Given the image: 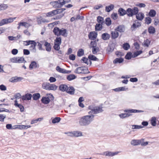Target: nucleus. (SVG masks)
Instances as JSON below:
<instances>
[{"instance_id": "nucleus-42", "label": "nucleus", "mask_w": 159, "mask_h": 159, "mask_svg": "<svg viewBox=\"0 0 159 159\" xmlns=\"http://www.w3.org/2000/svg\"><path fill=\"white\" fill-rule=\"evenodd\" d=\"M150 41L147 39L146 40L144 41L143 45L145 47H148L149 45L150 44Z\"/></svg>"}, {"instance_id": "nucleus-30", "label": "nucleus", "mask_w": 159, "mask_h": 159, "mask_svg": "<svg viewBox=\"0 0 159 159\" xmlns=\"http://www.w3.org/2000/svg\"><path fill=\"white\" fill-rule=\"evenodd\" d=\"M44 46L46 47L47 51L50 52L51 50V46L50 43L47 42H45L44 43Z\"/></svg>"}, {"instance_id": "nucleus-6", "label": "nucleus", "mask_w": 159, "mask_h": 159, "mask_svg": "<svg viewBox=\"0 0 159 159\" xmlns=\"http://www.w3.org/2000/svg\"><path fill=\"white\" fill-rule=\"evenodd\" d=\"M65 134H69L68 135L71 137H78L82 136V133L78 131H74L72 132L66 133Z\"/></svg>"}, {"instance_id": "nucleus-37", "label": "nucleus", "mask_w": 159, "mask_h": 159, "mask_svg": "<svg viewBox=\"0 0 159 159\" xmlns=\"http://www.w3.org/2000/svg\"><path fill=\"white\" fill-rule=\"evenodd\" d=\"M105 23L107 26H110L111 24V19L109 17L107 18L105 20Z\"/></svg>"}, {"instance_id": "nucleus-46", "label": "nucleus", "mask_w": 159, "mask_h": 159, "mask_svg": "<svg viewBox=\"0 0 159 159\" xmlns=\"http://www.w3.org/2000/svg\"><path fill=\"white\" fill-rule=\"evenodd\" d=\"M61 37H57L54 40V43L61 44Z\"/></svg>"}, {"instance_id": "nucleus-45", "label": "nucleus", "mask_w": 159, "mask_h": 159, "mask_svg": "<svg viewBox=\"0 0 159 159\" xmlns=\"http://www.w3.org/2000/svg\"><path fill=\"white\" fill-rule=\"evenodd\" d=\"M132 129H140L143 128V126L141 125H132Z\"/></svg>"}, {"instance_id": "nucleus-43", "label": "nucleus", "mask_w": 159, "mask_h": 159, "mask_svg": "<svg viewBox=\"0 0 159 159\" xmlns=\"http://www.w3.org/2000/svg\"><path fill=\"white\" fill-rule=\"evenodd\" d=\"M20 25L24 26L25 28H28L30 26V25L28 23L25 22H20Z\"/></svg>"}, {"instance_id": "nucleus-9", "label": "nucleus", "mask_w": 159, "mask_h": 159, "mask_svg": "<svg viewBox=\"0 0 159 159\" xmlns=\"http://www.w3.org/2000/svg\"><path fill=\"white\" fill-rule=\"evenodd\" d=\"M118 153V152H113L110 151H106L104 152L103 153L99 154L101 155H105L106 156H108L109 157H112L116 155H117Z\"/></svg>"}, {"instance_id": "nucleus-29", "label": "nucleus", "mask_w": 159, "mask_h": 159, "mask_svg": "<svg viewBox=\"0 0 159 159\" xmlns=\"http://www.w3.org/2000/svg\"><path fill=\"white\" fill-rule=\"evenodd\" d=\"M114 8V6L113 4H110L108 6H106L105 7V10L107 12H109L111 11Z\"/></svg>"}, {"instance_id": "nucleus-25", "label": "nucleus", "mask_w": 159, "mask_h": 159, "mask_svg": "<svg viewBox=\"0 0 159 159\" xmlns=\"http://www.w3.org/2000/svg\"><path fill=\"white\" fill-rule=\"evenodd\" d=\"M102 25L100 24H96L95 26V30L96 31L101 30L102 29Z\"/></svg>"}, {"instance_id": "nucleus-27", "label": "nucleus", "mask_w": 159, "mask_h": 159, "mask_svg": "<svg viewBox=\"0 0 159 159\" xmlns=\"http://www.w3.org/2000/svg\"><path fill=\"white\" fill-rule=\"evenodd\" d=\"M124 61V59L122 58H116L113 61L114 64L120 63Z\"/></svg>"}, {"instance_id": "nucleus-39", "label": "nucleus", "mask_w": 159, "mask_h": 159, "mask_svg": "<svg viewBox=\"0 0 159 159\" xmlns=\"http://www.w3.org/2000/svg\"><path fill=\"white\" fill-rule=\"evenodd\" d=\"M156 13V11L155 10L152 9L150 11L149 13V15L150 16L153 17L155 16Z\"/></svg>"}, {"instance_id": "nucleus-7", "label": "nucleus", "mask_w": 159, "mask_h": 159, "mask_svg": "<svg viewBox=\"0 0 159 159\" xmlns=\"http://www.w3.org/2000/svg\"><path fill=\"white\" fill-rule=\"evenodd\" d=\"M13 19L12 18H9L2 20L0 22V26H2L5 24L12 22Z\"/></svg>"}, {"instance_id": "nucleus-60", "label": "nucleus", "mask_w": 159, "mask_h": 159, "mask_svg": "<svg viewBox=\"0 0 159 159\" xmlns=\"http://www.w3.org/2000/svg\"><path fill=\"white\" fill-rule=\"evenodd\" d=\"M90 73V72L89 71L88 69V68H84V67L83 70V74H88Z\"/></svg>"}, {"instance_id": "nucleus-55", "label": "nucleus", "mask_w": 159, "mask_h": 159, "mask_svg": "<svg viewBox=\"0 0 159 159\" xmlns=\"http://www.w3.org/2000/svg\"><path fill=\"white\" fill-rule=\"evenodd\" d=\"M61 44L54 43L53 48L56 50H58L60 48V45Z\"/></svg>"}, {"instance_id": "nucleus-19", "label": "nucleus", "mask_w": 159, "mask_h": 159, "mask_svg": "<svg viewBox=\"0 0 159 159\" xmlns=\"http://www.w3.org/2000/svg\"><path fill=\"white\" fill-rule=\"evenodd\" d=\"M75 89L72 86L68 87V89L66 91V93L71 95H73L74 94Z\"/></svg>"}, {"instance_id": "nucleus-18", "label": "nucleus", "mask_w": 159, "mask_h": 159, "mask_svg": "<svg viewBox=\"0 0 159 159\" xmlns=\"http://www.w3.org/2000/svg\"><path fill=\"white\" fill-rule=\"evenodd\" d=\"M68 87L65 84H61L59 86V89L62 92H66L68 89Z\"/></svg>"}, {"instance_id": "nucleus-24", "label": "nucleus", "mask_w": 159, "mask_h": 159, "mask_svg": "<svg viewBox=\"0 0 159 159\" xmlns=\"http://www.w3.org/2000/svg\"><path fill=\"white\" fill-rule=\"evenodd\" d=\"M60 30L61 29L58 27H56L54 28L53 31L55 35L58 36H59Z\"/></svg>"}, {"instance_id": "nucleus-21", "label": "nucleus", "mask_w": 159, "mask_h": 159, "mask_svg": "<svg viewBox=\"0 0 159 159\" xmlns=\"http://www.w3.org/2000/svg\"><path fill=\"white\" fill-rule=\"evenodd\" d=\"M110 37V35L107 33H104L102 35V38L104 40H108Z\"/></svg>"}, {"instance_id": "nucleus-50", "label": "nucleus", "mask_w": 159, "mask_h": 159, "mask_svg": "<svg viewBox=\"0 0 159 159\" xmlns=\"http://www.w3.org/2000/svg\"><path fill=\"white\" fill-rule=\"evenodd\" d=\"M97 43L96 40L91 41L90 43V47L92 48H95L97 47Z\"/></svg>"}, {"instance_id": "nucleus-47", "label": "nucleus", "mask_w": 159, "mask_h": 159, "mask_svg": "<svg viewBox=\"0 0 159 159\" xmlns=\"http://www.w3.org/2000/svg\"><path fill=\"white\" fill-rule=\"evenodd\" d=\"M34 42V40H27L24 41V45L25 46H28L31 44L32 43Z\"/></svg>"}, {"instance_id": "nucleus-12", "label": "nucleus", "mask_w": 159, "mask_h": 159, "mask_svg": "<svg viewBox=\"0 0 159 159\" xmlns=\"http://www.w3.org/2000/svg\"><path fill=\"white\" fill-rule=\"evenodd\" d=\"M135 15H136V19L140 21L142 20L144 17V14L141 12H138L136 14H135Z\"/></svg>"}, {"instance_id": "nucleus-8", "label": "nucleus", "mask_w": 159, "mask_h": 159, "mask_svg": "<svg viewBox=\"0 0 159 159\" xmlns=\"http://www.w3.org/2000/svg\"><path fill=\"white\" fill-rule=\"evenodd\" d=\"M39 67V65L36 61H32L30 64L29 68L30 69L32 70L33 69H36L38 68Z\"/></svg>"}, {"instance_id": "nucleus-16", "label": "nucleus", "mask_w": 159, "mask_h": 159, "mask_svg": "<svg viewBox=\"0 0 159 159\" xmlns=\"http://www.w3.org/2000/svg\"><path fill=\"white\" fill-rule=\"evenodd\" d=\"M124 112H125L126 113H138V112H144L143 111L141 110H138L136 109H127L125 110H124Z\"/></svg>"}, {"instance_id": "nucleus-52", "label": "nucleus", "mask_w": 159, "mask_h": 159, "mask_svg": "<svg viewBox=\"0 0 159 159\" xmlns=\"http://www.w3.org/2000/svg\"><path fill=\"white\" fill-rule=\"evenodd\" d=\"M118 17L117 14L116 13H113L111 15V18L114 20L117 19Z\"/></svg>"}, {"instance_id": "nucleus-11", "label": "nucleus", "mask_w": 159, "mask_h": 159, "mask_svg": "<svg viewBox=\"0 0 159 159\" xmlns=\"http://www.w3.org/2000/svg\"><path fill=\"white\" fill-rule=\"evenodd\" d=\"M97 35V32L95 31L91 32L88 35L89 38L90 39L94 40L96 38Z\"/></svg>"}, {"instance_id": "nucleus-15", "label": "nucleus", "mask_w": 159, "mask_h": 159, "mask_svg": "<svg viewBox=\"0 0 159 159\" xmlns=\"http://www.w3.org/2000/svg\"><path fill=\"white\" fill-rule=\"evenodd\" d=\"M143 140V139H141V140H132L131 142V144L134 146L137 145L141 144V142Z\"/></svg>"}, {"instance_id": "nucleus-5", "label": "nucleus", "mask_w": 159, "mask_h": 159, "mask_svg": "<svg viewBox=\"0 0 159 159\" xmlns=\"http://www.w3.org/2000/svg\"><path fill=\"white\" fill-rule=\"evenodd\" d=\"M65 3L66 1L64 0H59L52 2L51 4L55 8H58L61 7Z\"/></svg>"}, {"instance_id": "nucleus-22", "label": "nucleus", "mask_w": 159, "mask_h": 159, "mask_svg": "<svg viewBox=\"0 0 159 159\" xmlns=\"http://www.w3.org/2000/svg\"><path fill=\"white\" fill-rule=\"evenodd\" d=\"M42 102L44 104H48L50 102V100L48 97H43L41 99Z\"/></svg>"}, {"instance_id": "nucleus-48", "label": "nucleus", "mask_w": 159, "mask_h": 159, "mask_svg": "<svg viewBox=\"0 0 159 159\" xmlns=\"http://www.w3.org/2000/svg\"><path fill=\"white\" fill-rule=\"evenodd\" d=\"M88 58L91 60L92 61H96L97 60H98V59L94 56L92 55H89L88 57Z\"/></svg>"}, {"instance_id": "nucleus-49", "label": "nucleus", "mask_w": 159, "mask_h": 159, "mask_svg": "<svg viewBox=\"0 0 159 159\" xmlns=\"http://www.w3.org/2000/svg\"><path fill=\"white\" fill-rule=\"evenodd\" d=\"M24 61H25V59L23 57H17V63H22Z\"/></svg>"}, {"instance_id": "nucleus-3", "label": "nucleus", "mask_w": 159, "mask_h": 159, "mask_svg": "<svg viewBox=\"0 0 159 159\" xmlns=\"http://www.w3.org/2000/svg\"><path fill=\"white\" fill-rule=\"evenodd\" d=\"M42 86L44 89L48 90H55L57 88V86L56 85L48 83L43 84Z\"/></svg>"}, {"instance_id": "nucleus-17", "label": "nucleus", "mask_w": 159, "mask_h": 159, "mask_svg": "<svg viewBox=\"0 0 159 159\" xmlns=\"http://www.w3.org/2000/svg\"><path fill=\"white\" fill-rule=\"evenodd\" d=\"M111 38L112 39H115L117 38L119 35V33L115 29L114 31H111Z\"/></svg>"}, {"instance_id": "nucleus-33", "label": "nucleus", "mask_w": 159, "mask_h": 159, "mask_svg": "<svg viewBox=\"0 0 159 159\" xmlns=\"http://www.w3.org/2000/svg\"><path fill=\"white\" fill-rule=\"evenodd\" d=\"M76 76L73 74H70L67 77V79L69 81H71L75 79Z\"/></svg>"}, {"instance_id": "nucleus-53", "label": "nucleus", "mask_w": 159, "mask_h": 159, "mask_svg": "<svg viewBox=\"0 0 159 159\" xmlns=\"http://www.w3.org/2000/svg\"><path fill=\"white\" fill-rule=\"evenodd\" d=\"M99 48L98 47L92 48V52L93 54H96L99 51Z\"/></svg>"}, {"instance_id": "nucleus-23", "label": "nucleus", "mask_w": 159, "mask_h": 159, "mask_svg": "<svg viewBox=\"0 0 159 159\" xmlns=\"http://www.w3.org/2000/svg\"><path fill=\"white\" fill-rule=\"evenodd\" d=\"M33 99L34 100H37L40 97V94L39 93H35L32 95Z\"/></svg>"}, {"instance_id": "nucleus-35", "label": "nucleus", "mask_w": 159, "mask_h": 159, "mask_svg": "<svg viewBox=\"0 0 159 159\" xmlns=\"http://www.w3.org/2000/svg\"><path fill=\"white\" fill-rule=\"evenodd\" d=\"M97 20L98 22L99 23L98 24H100L102 25L104 22L103 18L102 17L99 16H98Z\"/></svg>"}, {"instance_id": "nucleus-28", "label": "nucleus", "mask_w": 159, "mask_h": 159, "mask_svg": "<svg viewBox=\"0 0 159 159\" xmlns=\"http://www.w3.org/2000/svg\"><path fill=\"white\" fill-rule=\"evenodd\" d=\"M21 79V78L15 76L12 78L10 80V81L12 83L16 82L20 80Z\"/></svg>"}, {"instance_id": "nucleus-4", "label": "nucleus", "mask_w": 159, "mask_h": 159, "mask_svg": "<svg viewBox=\"0 0 159 159\" xmlns=\"http://www.w3.org/2000/svg\"><path fill=\"white\" fill-rule=\"evenodd\" d=\"M126 14L129 17H132L139 11V9L137 7H134L133 9L129 8L127 9Z\"/></svg>"}, {"instance_id": "nucleus-13", "label": "nucleus", "mask_w": 159, "mask_h": 159, "mask_svg": "<svg viewBox=\"0 0 159 159\" xmlns=\"http://www.w3.org/2000/svg\"><path fill=\"white\" fill-rule=\"evenodd\" d=\"M115 29V30H116L117 32H119L120 33L124 32L125 30V27L123 25H119Z\"/></svg>"}, {"instance_id": "nucleus-54", "label": "nucleus", "mask_w": 159, "mask_h": 159, "mask_svg": "<svg viewBox=\"0 0 159 159\" xmlns=\"http://www.w3.org/2000/svg\"><path fill=\"white\" fill-rule=\"evenodd\" d=\"M152 19L149 17H146L145 18V23L149 25L150 24L151 22Z\"/></svg>"}, {"instance_id": "nucleus-10", "label": "nucleus", "mask_w": 159, "mask_h": 159, "mask_svg": "<svg viewBox=\"0 0 159 159\" xmlns=\"http://www.w3.org/2000/svg\"><path fill=\"white\" fill-rule=\"evenodd\" d=\"M56 70L58 72L62 73L70 74L71 71L70 70H68L65 69L60 68L59 66H57L56 67Z\"/></svg>"}, {"instance_id": "nucleus-62", "label": "nucleus", "mask_w": 159, "mask_h": 159, "mask_svg": "<svg viewBox=\"0 0 159 159\" xmlns=\"http://www.w3.org/2000/svg\"><path fill=\"white\" fill-rule=\"evenodd\" d=\"M103 7V6L101 4H99L98 5H96L93 8L94 9L98 10L100 8H102Z\"/></svg>"}, {"instance_id": "nucleus-41", "label": "nucleus", "mask_w": 159, "mask_h": 159, "mask_svg": "<svg viewBox=\"0 0 159 159\" xmlns=\"http://www.w3.org/2000/svg\"><path fill=\"white\" fill-rule=\"evenodd\" d=\"M130 47L129 44L127 43H124L123 45V48L125 50H128Z\"/></svg>"}, {"instance_id": "nucleus-57", "label": "nucleus", "mask_w": 159, "mask_h": 159, "mask_svg": "<svg viewBox=\"0 0 159 159\" xmlns=\"http://www.w3.org/2000/svg\"><path fill=\"white\" fill-rule=\"evenodd\" d=\"M7 7V5L2 4L0 5V10H3L6 9Z\"/></svg>"}, {"instance_id": "nucleus-38", "label": "nucleus", "mask_w": 159, "mask_h": 159, "mask_svg": "<svg viewBox=\"0 0 159 159\" xmlns=\"http://www.w3.org/2000/svg\"><path fill=\"white\" fill-rule=\"evenodd\" d=\"M84 54V51L82 49H80L77 52V55L78 57H81Z\"/></svg>"}, {"instance_id": "nucleus-36", "label": "nucleus", "mask_w": 159, "mask_h": 159, "mask_svg": "<svg viewBox=\"0 0 159 159\" xmlns=\"http://www.w3.org/2000/svg\"><path fill=\"white\" fill-rule=\"evenodd\" d=\"M60 32L59 36L62 35L64 36H66V29H61Z\"/></svg>"}, {"instance_id": "nucleus-56", "label": "nucleus", "mask_w": 159, "mask_h": 159, "mask_svg": "<svg viewBox=\"0 0 159 159\" xmlns=\"http://www.w3.org/2000/svg\"><path fill=\"white\" fill-rule=\"evenodd\" d=\"M39 21V23H40V24H41L42 22L45 23H48L49 22L48 20L43 18L40 19Z\"/></svg>"}, {"instance_id": "nucleus-31", "label": "nucleus", "mask_w": 159, "mask_h": 159, "mask_svg": "<svg viewBox=\"0 0 159 159\" xmlns=\"http://www.w3.org/2000/svg\"><path fill=\"white\" fill-rule=\"evenodd\" d=\"M84 67H80L77 68L75 71V72L76 73L83 74V71Z\"/></svg>"}, {"instance_id": "nucleus-20", "label": "nucleus", "mask_w": 159, "mask_h": 159, "mask_svg": "<svg viewBox=\"0 0 159 159\" xmlns=\"http://www.w3.org/2000/svg\"><path fill=\"white\" fill-rule=\"evenodd\" d=\"M126 11L122 8H120L118 11V14L121 16L126 14Z\"/></svg>"}, {"instance_id": "nucleus-63", "label": "nucleus", "mask_w": 159, "mask_h": 159, "mask_svg": "<svg viewBox=\"0 0 159 159\" xmlns=\"http://www.w3.org/2000/svg\"><path fill=\"white\" fill-rule=\"evenodd\" d=\"M69 59L72 60L74 61L75 59V56L73 54H71L69 56Z\"/></svg>"}, {"instance_id": "nucleus-51", "label": "nucleus", "mask_w": 159, "mask_h": 159, "mask_svg": "<svg viewBox=\"0 0 159 159\" xmlns=\"http://www.w3.org/2000/svg\"><path fill=\"white\" fill-rule=\"evenodd\" d=\"M36 43L34 41V42L32 43L31 44V45L30 46V48L32 49L33 50H34V51H35V47L36 45Z\"/></svg>"}, {"instance_id": "nucleus-26", "label": "nucleus", "mask_w": 159, "mask_h": 159, "mask_svg": "<svg viewBox=\"0 0 159 159\" xmlns=\"http://www.w3.org/2000/svg\"><path fill=\"white\" fill-rule=\"evenodd\" d=\"M157 118L155 117H152L150 120V123L151 125L153 126L156 125L157 124Z\"/></svg>"}, {"instance_id": "nucleus-34", "label": "nucleus", "mask_w": 159, "mask_h": 159, "mask_svg": "<svg viewBox=\"0 0 159 159\" xmlns=\"http://www.w3.org/2000/svg\"><path fill=\"white\" fill-rule=\"evenodd\" d=\"M142 52H143L141 50L135 52H134L133 55L132 56V57L133 58H135L141 54Z\"/></svg>"}, {"instance_id": "nucleus-61", "label": "nucleus", "mask_w": 159, "mask_h": 159, "mask_svg": "<svg viewBox=\"0 0 159 159\" xmlns=\"http://www.w3.org/2000/svg\"><path fill=\"white\" fill-rule=\"evenodd\" d=\"M135 5L136 6L139 7H144L146 6L143 3L137 4Z\"/></svg>"}, {"instance_id": "nucleus-64", "label": "nucleus", "mask_w": 159, "mask_h": 159, "mask_svg": "<svg viewBox=\"0 0 159 159\" xmlns=\"http://www.w3.org/2000/svg\"><path fill=\"white\" fill-rule=\"evenodd\" d=\"M49 80L51 83L54 82L56 81V79L55 77H51L49 78Z\"/></svg>"}, {"instance_id": "nucleus-2", "label": "nucleus", "mask_w": 159, "mask_h": 159, "mask_svg": "<svg viewBox=\"0 0 159 159\" xmlns=\"http://www.w3.org/2000/svg\"><path fill=\"white\" fill-rule=\"evenodd\" d=\"M89 108L91 110L89 112V114L91 113V114H94L99 113L102 112L103 111L102 107L101 106H96L93 107L89 106Z\"/></svg>"}, {"instance_id": "nucleus-59", "label": "nucleus", "mask_w": 159, "mask_h": 159, "mask_svg": "<svg viewBox=\"0 0 159 159\" xmlns=\"http://www.w3.org/2000/svg\"><path fill=\"white\" fill-rule=\"evenodd\" d=\"M17 107H19L20 109V112H22L24 111V108L22 105L20 104L19 105H18Z\"/></svg>"}, {"instance_id": "nucleus-1", "label": "nucleus", "mask_w": 159, "mask_h": 159, "mask_svg": "<svg viewBox=\"0 0 159 159\" xmlns=\"http://www.w3.org/2000/svg\"><path fill=\"white\" fill-rule=\"evenodd\" d=\"M94 115L90 114L78 118V124L82 126H86L90 125L94 120Z\"/></svg>"}, {"instance_id": "nucleus-58", "label": "nucleus", "mask_w": 159, "mask_h": 159, "mask_svg": "<svg viewBox=\"0 0 159 159\" xmlns=\"http://www.w3.org/2000/svg\"><path fill=\"white\" fill-rule=\"evenodd\" d=\"M88 61V59L87 58L85 57H83L81 59V61L82 62L84 63L87 64Z\"/></svg>"}, {"instance_id": "nucleus-40", "label": "nucleus", "mask_w": 159, "mask_h": 159, "mask_svg": "<svg viewBox=\"0 0 159 159\" xmlns=\"http://www.w3.org/2000/svg\"><path fill=\"white\" fill-rule=\"evenodd\" d=\"M61 119L60 117H56L52 120V122L53 124L58 123L60 121Z\"/></svg>"}, {"instance_id": "nucleus-14", "label": "nucleus", "mask_w": 159, "mask_h": 159, "mask_svg": "<svg viewBox=\"0 0 159 159\" xmlns=\"http://www.w3.org/2000/svg\"><path fill=\"white\" fill-rule=\"evenodd\" d=\"M32 97V95L30 93H27L23 95L21 98L22 100L23 101L31 100Z\"/></svg>"}, {"instance_id": "nucleus-32", "label": "nucleus", "mask_w": 159, "mask_h": 159, "mask_svg": "<svg viewBox=\"0 0 159 159\" xmlns=\"http://www.w3.org/2000/svg\"><path fill=\"white\" fill-rule=\"evenodd\" d=\"M148 31L150 34H153L155 32V29L153 26H150L148 28Z\"/></svg>"}, {"instance_id": "nucleus-44", "label": "nucleus", "mask_w": 159, "mask_h": 159, "mask_svg": "<svg viewBox=\"0 0 159 159\" xmlns=\"http://www.w3.org/2000/svg\"><path fill=\"white\" fill-rule=\"evenodd\" d=\"M133 55L132 53L131 52H128L125 56V58L126 59L129 60L132 57V56Z\"/></svg>"}]
</instances>
